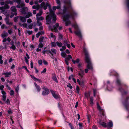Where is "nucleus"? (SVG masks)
<instances>
[{"label": "nucleus", "instance_id": "obj_43", "mask_svg": "<svg viewBox=\"0 0 129 129\" xmlns=\"http://www.w3.org/2000/svg\"><path fill=\"white\" fill-rule=\"evenodd\" d=\"M37 23L39 26H41L42 25V23L39 21H37Z\"/></svg>", "mask_w": 129, "mask_h": 129}, {"label": "nucleus", "instance_id": "obj_36", "mask_svg": "<svg viewBox=\"0 0 129 129\" xmlns=\"http://www.w3.org/2000/svg\"><path fill=\"white\" fill-rule=\"evenodd\" d=\"M93 97H91L90 98V104L91 105H92L93 104Z\"/></svg>", "mask_w": 129, "mask_h": 129}, {"label": "nucleus", "instance_id": "obj_48", "mask_svg": "<svg viewBox=\"0 0 129 129\" xmlns=\"http://www.w3.org/2000/svg\"><path fill=\"white\" fill-rule=\"evenodd\" d=\"M6 96L5 95H3V96L2 100L4 101H6Z\"/></svg>", "mask_w": 129, "mask_h": 129}, {"label": "nucleus", "instance_id": "obj_26", "mask_svg": "<svg viewBox=\"0 0 129 129\" xmlns=\"http://www.w3.org/2000/svg\"><path fill=\"white\" fill-rule=\"evenodd\" d=\"M42 11L41 10H40L39 12L36 15V17L41 16L42 14Z\"/></svg>", "mask_w": 129, "mask_h": 129}, {"label": "nucleus", "instance_id": "obj_17", "mask_svg": "<svg viewBox=\"0 0 129 129\" xmlns=\"http://www.w3.org/2000/svg\"><path fill=\"white\" fill-rule=\"evenodd\" d=\"M44 32L43 31H41L38 33L36 35V37L37 38H39V36L40 35H42L44 34Z\"/></svg>", "mask_w": 129, "mask_h": 129}, {"label": "nucleus", "instance_id": "obj_50", "mask_svg": "<svg viewBox=\"0 0 129 129\" xmlns=\"http://www.w3.org/2000/svg\"><path fill=\"white\" fill-rule=\"evenodd\" d=\"M43 46V44L42 43H40L38 45V47L40 48H42Z\"/></svg>", "mask_w": 129, "mask_h": 129}, {"label": "nucleus", "instance_id": "obj_30", "mask_svg": "<svg viewBox=\"0 0 129 129\" xmlns=\"http://www.w3.org/2000/svg\"><path fill=\"white\" fill-rule=\"evenodd\" d=\"M49 30H53V29L55 28V26H53V27H51L50 25H49Z\"/></svg>", "mask_w": 129, "mask_h": 129}, {"label": "nucleus", "instance_id": "obj_64", "mask_svg": "<svg viewBox=\"0 0 129 129\" xmlns=\"http://www.w3.org/2000/svg\"><path fill=\"white\" fill-rule=\"evenodd\" d=\"M38 63H39L40 64H42V60H39L38 61Z\"/></svg>", "mask_w": 129, "mask_h": 129}, {"label": "nucleus", "instance_id": "obj_49", "mask_svg": "<svg viewBox=\"0 0 129 129\" xmlns=\"http://www.w3.org/2000/svg\"><path fill=\"white\" fill-rule=\"evenodd\" d=\"M80 127V129L82 127V124L81 123H78Z\"/></svg>", "mask_w": 129, "mask_h": 129}, {"label": "nucleus", "instance_id": "obj_31", "mask_svg": "<svg viewBox=\"0 0 129 129\" xmlns=\"http://www.w3.org/2000/svg\"><path fill=\"white\" fill-rule=\"evenodd\" d=\"M56 2L57 4L58 5V6L60 5V6H61V2L59 0H56Z\"/></svg>", "mask_w": 129, "mask_h": 129}, {"label": "nucleus", "instance_id": "obj_13", "mask_svg": "<svg viewBox=\"0 0 129 129\" xmlns=\"http://www.w3.org/2000/svg\"><path fill=\"white\" fill-rule=\"evenodd\" d=\"M5 20L7 24L9 25H11L12 24V23L10 21L8 18H6Z\"/></svg>", "mask_w": 129, "mask_h": 129}, {"label": "nucleus", "instance_id": "obj_54", "mask_svg": "<svg viewBox=\"0 0 129 129\" xmlns=\"http://www.w3.org/2000/svg\"><path fill=\"white\" fill-rule=\"evenodd\" d=\"M32 22L31 20L30 19H28L27 21V23H31Z\"/></svg>", "mask_w": 129, "mask_h": 129}, {"label": "nucleus", "instance_id": "obj_59", "mask_svg": "<svg viewBox=\"0 0 129 129\" xmlns=\"http://www.w3.org/2000/svg\"><path fill=\"white\" fill-rule=\"evenodd\" d=\"M65 62H66V64L67 65H68V64H69V63H68V59H65Z\"/></svg>", "mask_w": 129, "mask_h": 129}, {"label": "nucleus", "instance_id": "obj_2", "mask_svg": "<svg viewBox=\"0 0 129 129\" xmlns=\"http://www.w3.org/2000/svg\"><path fill=\"white\" fill-rule=\"evenodd\" d=\"M49 10L50 12V15L47 16L46 17L47 24H49L51 23V18L50 16V15L53 18V21L54 22L56 20V16L54 14V12L52 11L50 8Z\"/></svg>", "mask_w": 129, "mask_h": 129}, {"label": "nucleus", "instance_id": "obj_18", "mask_svg": "<svg viewBox=\"0 0 129 129\" xmlns=\"http://www.w3.org/2000/svg\"><path fill=\"white\" fill-rule=\"evenodd\" d=\"M26 57H24L25 61L27 64H28V61L27 59H29V57L27 53L26 54Z\"/></svg>", "mask_w": 129, "mask_h": 129}, {"label": "nucleus", "instance_id": "obj_28", "mask_svg": "<svg viewBox=\"0 0 129 129\" xmlns=\"http://www.w3.org/2000/svg\"><path fill=\"white\" fill-rule=\"evenodd\" d=\"M52 53L53 55V54H55L56 53V50L54 49H52L51 50Z\"/></svg>", "mask_w": 129, "mask_h": 129}, {"label": "nucleus", "instance_id": "obj_51", "mask_svg": "<svg viewBox=\"0 0 129 129\" xmlns=\"http://www.w3.org/2000/svg\"><path fill=\"white\" fill-rule=\"evenodd\" d=\"M45 5V3L44 2H43L41 4V8H42Z\"/></svg>", "mask_w": 129, "mask_h": 129}, {"label": "nucleus", "instance_id": "obj_38", "mask_svg": "<svg viewBox=\"0 0 129 129\" xmlns=\"http://www.w3.org/2000/svg\"><path fill=\"white\" fill-rule=\"evenodd\" d=\"M67 86L70 89H72L73 88L72 86H71V84L70 83H69L67 85Z\"/></svg>", "mask_w": 129, "mask_h": 129}, {"label": "nucleus", "instance_id": "obj_33", "mask_svg": "<svg viewBox=\"0 0 129 129\" xmlns=\"http://www.w3.org/2000/svg\"><path fill=\"white\" fill-rule=\"evenodd\" d=\"M90 92H89L87 93H86L85 94V97L87 98H88L89 97L90 95Z\"/></svg>", "mask_w": 129, "mask_h": 129}, {"label": "nucleus", "instance_id": "obj_3", "mask_svg": "<svg viewBox=\"0 0 129 129\" xmlns=\"http://www.w3.org/2000/svg\"><path fill=\"white\" fill-rule=\"evenodd\" d=\"M25 4L24 3H20L19 5L16 6V7L19 8H21L20 10L19 11L21 13L25 14L26 13V11L28 10V8L27 7H25Z\"/></svg>", "mask_w": 129, "mask_h": 129}, {"label": "nucleus", "instance_id": "obj_14", "mask_svg": "<svg viewBox=\"0 0 129 129\" xmlns=\"http://www.w3.org/2000/svg\"><path fill=\"white\" fill-rule=\"evenodd\" d=\"M77 81L79 85L81 86L82 87H83L84 86V82L82 81H80V80L78 79H77Z\"/></svg>", "mask_w": 129, "mask_h": 129}, {"label": "nucleus", "instance_id": "obj_11", "mask_svg": "<svg viewBox=\"0 0 129 129\" xmlns=\"http://www.w3.org/2000/svg\"><path fill=\"white\" fill-rule=\"evenodd\" d=\"M30 76L35 81H38L39 82H42V81L40 79H38L34 77V76L31 75Z\"/></svg>", "mask_w": 129, "mask_h": 129}, {"label": "nucleus", "instance_id": "obj_52", "mask_svg": "<svg viewBox=\"0 0 129 129\" xmlns=\"http://www.w3.org/2000/svg\"><path fill=\"white\" fill-rule=\"evenodd\" d=\"M69 17L70 16L69 15H66L64 16V18L65 19V20H66V19L69 18Z\"/></svg>", "mask_w": 129, "mask_h": 129}, {"label": "nucleus", "instance_id": "obj_16", "mask_svg": "<svg viewBox=\"0 0 129 129\" xmlns=\"http://www.w3.org/2000/svg\"><path fill=\"white\" fill-rule=\"evenodd\" d=\"M19 18L20 21L22 22H25L26 21V19L25 17L20 16Z\"/></svg>", "mask_w": 129, "mask_h": 129}, {"label": "nucleus", "instance_id": "obj_5", "mask_svg": "<svg viewBox=\"0 0 129 129\" xmlns=\"http://www.w3.org/2000/svg\"><path fill=\"white\" fill-rule=\"evenodd\" d=\"M50 91L52 95L54 98L56 99L59 98L60 97L59 95L57 94L55 91L52 90H51Z\"/></svg>", "mask_w": 129, "mask_h": 129}, {"label": "nucleus", "instance_id": "obj_29", "mask_svg": "<svg viewBox=\"0 0 129 129\" xmlns=\"http://www.w3.org/2000/svg\"><path fill=\"white\" fill-rule=\"evenodd\" d=\"M56 44L57 46L59 47H61L62 45V44L60 42H57Z\"/></svg>", "mask_w": 129, "mask_h": 129}, {"label": "nucleus", "instance_id": "obj_7", "mask_svg": "<svg viewBox=\"0 0 129 129\" xmlns=\"http://www.w3.org/2000/svg\"><path fill=\"white\" fill-rule=\"evenodd\" d=\"M78 74L81 78H82L84 75V71L83 70L81 69L78 72Z\"/></svg>", "mask_w": 129, "mask_h": 129}, {"label": "nucleus", "instance_id": "obj_57", "mask_svg": "<svg viewBox=\"0 0 129 129\" xmlns=\"http://www.w3.org/2000/svg\"><path fill=\"white\" fill-rule=\"evenodd\" d=\"M46 68H45L44 69L43 71L41 72V73H45L46 72Z\"/></svg>", "mask_w": 129, "mask_h": 129}, {"label": "nucleus", "instance_id": "obj_37", "mask_svg": "<svg viewBox=\"0 0 129 129\" xmlns=\"http://www.w3.org/2000/svg\"><path fill=\"white\" fill-rule=\"evenodd\" d=\"M66 48V47L65 46H63L62 47V48L60 49V50L61 51H62L63 50H65Z\"/></svg>", "mask_w": 129, "mask_h": 129}, {"label": "nucleus", "instance_id": "obj_9", "mask_svg": "<svg viewBox=\"0 0 129 129\" xmlns=\"http://www.w3.org/2000/svg\"><path fill=\"white\" fill-rule=\"evenodd\" d=\"M52 78L53 80L54 81H55L57 83H58V82L55 73H52Z\"/></svg>", "mask_w": 129, "mask_h": 129}, {"label": "nucleus", "instance_id": "obj_44", "mask_svg": "<svg viewBox=\"0 0 129 129\" xmlns=\"http://www.w3.org/2000/svg\"><path fill=\"white\" fill-rule=\"evenodd\" d=\"M67 9V8H66L65 6H64V9L63 10V13H65Z\"/></svg>", "mask_w": 129, "mask_h": 129}, {"label": "nucleus", "instance_id": "obj_34", "mask_svg": "<svg viewBox=\"0 0 129 129\" xmlns=\"http://www.w3.org/2000/svg\"><path fill=\"white\" fill-rule=\"evenodd\" d=\"M1 28L2 29H3L4 28H5L6 29H7V27L6 26V25L5 24H2L1 26Z\"/></svg>", "mask_w": 129, "mask_h": 129}, {"label": "nucleus", "instance_id": "obj_47", "mask_svg": "<svg viewBox=\"0 0 129 129\" xmlns=\"http://www.w3.org/2000/svg\"><path fill=\"white\" fill-rule=\"evenodd\" d=\"M52 46L53 47H55L56 46V44L55 42H53L52 43Z\"/></svg>", "mask_w": 129, "mask_h": 129}, {"label": "nucleus", "instance_id": "obj_23", "mask_svg": "<svg viewBox=\"0 0 129 129\" xmlns=\"http://www.w3.org/2000/svg\"><path fill=\"white\" fill-rule=\"evenodd\" d=\"M34 84L36 87V88L38 92H39L41 89L40 87L38 86L36 83H34Z\"/></svg>", "mask_w": 129, "mask_h": 129}, {"label": "nucleus", "instance_id": "obj_58", "mask_svg": "<svg viewBox=\"0 0 129 129\" xmlns=\"http://www.w3.org/2000/svg\"><path fill=\"white\" fill-rule=\"evenodd\" d=\"M8 32L9 34H11L12 33V29H11L8 30Z\"/></svg>", "mask_w": 129, "mask_h": 129}, {"label": "nucleus", "instance_id": "obj_22", "mask_svg": "<svg viewBox=\"0 0 129 129\" xmlns=\"http://www.w3.org/2000/svg\"><path fill=\"white\" fill-rule=\"evenodd\" d=\"M40 5H34L32 7V8L33 9H36L37 10H38L40 8Z\"/></svg>", "mask_w": 129, "mask_h": 129}, {"label": "nucleus", "instance_id": "obj_21", "mask_svg": "<svg viewBox=\"0 0 129 129\" xmlns=\"http://www.w3.org/2000/svg\"><path fill=\"white\" fill-rule=\"evenodd\" d=\"M49 93V90H45L43 91L42 94L43 95H46L48 94Z\"/></svg>", "mask_w": 129, "mask_h": 129}, {"label": "nucleus", "instance_id": "obj_4", "mask_svg": "<svg viewBox=\"0 0 129 129\" xmlns=\"http://www.w3.org/2000/svg\"><path fill=\"white\" fill-rule=\"evenodd\" d=\"M97 109L99 111L101 114H102L103 116H104V110L101 107L98 103H97Z\"/></svg>", "mask_w": 129, "mask_h": 129}, {"label": "nucleus", "instance_id": "obj_45", "mask_svg": "<svg viewBox=\"0 0 129 129\" xmlns=\"http://www.w3.org/2000/svg\"><path fill=\"white\" fill-rule=\"evenodd\" d=\"M69 43V41L67 40L64 41V45H66L67 44H68Z\"/></svg>", "mask_w": 129, "mask_h": 129}, {"label": "nucleus", "instance_id": "obj_35", "mask_svg": "<svg viewBox=\"0 0 129 129\" xmlns=\"http://www.w3.org/2000/svg\"><path fill=\"white\" fill-rule=\"evenodd\" d=\"M10 48H11L13 50H15L16 49V47L14 45L12 44V46L11 47H10Z\"/></svg>", "mask_w": 129, "mask_h": 129}, {"label": "nucleus", "instance_id": "obj_6", "mask_svg": "<svg viewBox=\"0 0 129 129\" xmlns=\"http://www.w3.org/2000/svg\"><path fill=\"white\" fill-rule=\"evenodd\" d=\"M9 7L8 5L5 4L4 7H0V10H1L2 12H3L4 11V9H9Z\"/></svg>", "mask_w": 129, "mask_h": 129}, {"label": "nucleus", "instance_id": "obj_56", "mask_svg": "<svg viewBox=\"0 0 129 129\" xmlns=\"http://www.w3.org/2000/svg\"><path fill=\"white\" fill-rule=\"evenodd\" d=\"M12 39L13 40H15L16 41V36H13L12 37Z\"/></svg>", "mask_w": 129, "mask_h": 129}, {"label": "nucleus", "instance_id": "obj_62", "mask_svg": "<svg viewBox=\"0 0 129 129\" xmlns=\"http://www.w3.org/2000/svg\"><path fill=\"white\" fill-rule=\"evenodd\" d=\"M43 89L45 90H48V89L47 88V87L45 86H44L43 88Z\"/></svg>", "mask_w": 129, "mask_h": 129}, {"label": "nucleus", "instance_id": "obj_32", "mask_svg": "<svg viewBox=\"0 0 129 129\" xmlns=\"http://www.w3.org/2000/svg\"><path fill=\"white\" fill-rule=\"evenodd\" d=\"M108 126L110 127H112L113 126V123L111 121H110L108 124Z\"/></svg>", "mask_w": 129, "mask_h": 129}, {"label": "nucleus", "instance_id": "obj_27", "mask_svg": "<svg viewBox=\"0 0 129 129\" xmlns=\"http://www.w3.org/2000/svg\"><path fill=\"white\" fill-rule=\"evenodd\" d=\"M100 125L104 127H106L107 126L106 123L104 122H100Z\"/></svg>", "mask_w": 129, "mask_h": 129}, {"label": "nucleus", "instance_id": "obj_63", "mask_svg": "<svg viewBox=\"0 0 129 129\" xmlns=\"http://www.w3.org/2000/svg\"><path fill=\"white\" fill-rule=\"evenodd\" d=\"M18 17H15L14 18V21L15 22H16L17 21V19L18 18Z\"/></svg>", "mask_w": 129, "mask_h": 129}, {"label": "nucleus", "instance_id": "obj_24", "mask_svg": "<svg viewBox=\"0 0 129 129\" xmlns=\"http://www.w3.org/2000/svg\"><path fill=\"white\" fill-rule=\"evenodd\" d=\"M72 60L74 64H75L76 63H79L80 61V59L79 58H77L76 60H74L72 59Z\"/></svg>", "mask_w": 129, "mask_h": 129}, {"label": "nucleus", "instance_id": "obj_61", "mask_svg": "<svg viewBox=\"0 0 129 129\" xmlns=\"http://www.w3.org/2000/svg\"><path fill=\"white\" fill-rule=\"evenodd\" d=\"M88 69H89L87 67V68L85 69L84 71L86 73H87L88 71Z\"/></svg>", "mask_w": 129, "mask_h": 129}, {"label": "nucleus", "instance_id": "obj_8", "mask_svg": "<svg viewBox=\"0 0 129 129\" xmlns=\"http://www.w3.org/2000/svg\"><path fill=\"white\" fill-rule=\"evenodd\" d=\"M65 4H68V8H70L71 9H72V7L71 5V3L70 1V0H68L67 1L64 2Z\"/></svg>", "mask_w": 129, "mask_h": 129}, {"label": "nucleus", "instance_id": "obj_1", "mask_svg": "<svg viewBox=\"0 0 129 129\" xmlns=\"http://www.w3.org/2000/svg\"><path fill=\"white\" fill-rule=\"evenodd\" d=\"M83 50L85 53V60L87 63L86 67L87 68L89 69V70L92 71L93 70V67L88 51L85 48H83Z\"/></svg>", "mask_w": 129, "mask_h": 129}, {"label": "nucleus", "instance_id": "obj_53", "mask_svg": "<svg viewBox=\"0 0 129 129\" xmlns=\"http://www.w3.org/2000/svg\"><path fill=\"white\" fill-rule=\"evenodd\" d=\"M21 1V0H15V1L17 4H20Z\"/></svg>", "mask_w": 129, "mask_h": 129}, {"label": "nucleus", "instance_id": "obj_40", "mask_svg": "<svg viewBox=\"0 0 129 129\" xmlns=\"http://www.w3.org/2000/svg\"><path fill=\"white\" fill-rule=\"evenodd\" d=\"M44 39V38L43 37H40L39 39V41L41 43L42 42Z\"/></svg>", "mask_w": 129, "mask_h": 129}, {"label": "nucleus", "instance_id": "obj_46", "mask_svg": "<svg viewBox=\"0 0 129 129\" xmlns=\"http://www.w3.org/2000/svg\"><path fill=\"white\" fill-rule=\"evenodd\" d=\"M76 90L77 91V92L78 93H79V87L78 86H76Z\"/></svg>", "mask_w": 129, "mask_h": 129}, {"label": "nucleus", "instance_id": "obj_41", "mask_svg": "<svg viewBox=\"0 0 129 129\" xmlns=\"http://www.w3.org/2000/svg\"><path fill=\"white\" fill-rule=\"evenodd\" d=\"M26 33L28 34L29 35L31 34L32 33V31L29 30H27L26 31Z\"/></svg>", "mask_w": 129, "mask_h": 129}, {"label": "nucleus", "instance_id": "obj_42", "mask_svg": "<svg viewBox=\"0 0 129 129\" xmlns=\"http://www.w3.org/2000/svg\"><path fill=\"white\" fill-rule=\"evenodd\" d=\"M10 94L11 95H13L14 94V91L13 90H10Z\"/></svg>", "mask_w": 129, "mask_h": 129}, {"label": "nucleus", "instance_id": "obj_60", "mask_svg": "<svg viewBox=\"0 0 129 129\" xmlns=\"http://www.w3.org/2000/svg\"><path fill=\"white\" fill-rule=\"evenodd\" d=\"M93 95L94 96H95L96 94V90L95 89H94L93 90Z\"/></svg>", "mask_w": 129, "mask_h": 129}, {"label": "nucleus", "instance_id": "obj_55", "mask_svg": "<svg viewBox=\"0 0 129 129\" xmlns=\"http://www.w3.org/2000/svg\"><path fill=\"white\" fill-rule=\"evenodd\" d=\"M66 53L64 52H62L61 53V55L63 57H65L66 55Z\"/></svg>", "mask_w": 129, "mask_h": 129}, {"label": "nucleus", "instance_id": "obj_39", "mask_svg": "<svg viewBox=\"0 0 129 129\" xmlns=\"http://www.w3.org/2000/svg\"><path fill=\"white\" fill-rule=\"evenodd\" d=\"M19 89V86H18L17 87H16L15 89V91L16 92V93H18Z\"/></svg>", "mask_w": 129, "mask_h": 129}, {"label": "nucleus", "instance_id": "obj_25", "mask_svg": "<svg viewBox=\"0 0 129 129\" xmlns=\"http://www.w3.org/2000/svg\"><path fill=\"white\" fill-rule=\"evenodd\" d=\"M11 10L12 12H16V8L15 7V6H13L11 8Z\"/></svg>", "mask_w": 129, "mask_h": 129}, {"label": "nucleus", "instance_id": "obj_15", "mask_svg": "<svg viewBox=\"0 0 129 129\" xmlns=\"http://www.w3.org/2000/svg\"><path fill=\"white\" fill-rule=\"evenodd\" d=\"M76 35L78 36L80 38H81L82 36L81 32L80 31H78L74 32Z\"/></svg>", "mask_w": 129, "mask_h": 129}, {"label": "nucleus", "instance_id": "obj_20", "mask_svg": "<svg viewBox=\"0 0 129 129\" xmlns=\"http://www.w3.org/2000/svg\"><path fill=\"white\" fill-rule=\"evenodd\" d=\"M44 19V18L42 16L40 17H36V20L37 21H40Z\"/></svg>", "mask_w": 129, "mask_h": 129}, {"label": "nucleus", "instance_id": "obj_19", "mask_svg": "<svg viewBox=\"0 0 129 129\" xmlns=\"http://www.w3.org/2000/svg\"><path fill=\"white\" fill-rule=\"evenodd\" d=\"M61 6H54L53 7V9L54 11H55L56 9H60Z\"/></svg>", "mask_w": 129, "mask_h": 129}, {"label": "nucleus", "instance_id": "obj_10", "mask_svg": "<svg viewBox=\"0 0 129 129\" xmlns=\"http://www.w3.org/2000/svg\"><path fill=\"white\" fill-rule=\"evenodd\" d=\"M8 36V33L6 32L5 31H4L3 33L1 34V37L3 38H6Z\"/></svg>", "mask_w": 129, "mask_h": 129}, {"label": "nucleus", "instance_id": "obj_12", "mask_svg": "<svg viewBox=\"0 0 129 129\" xmlns=\"http://www.w3.org/2000/svg\"><path fill=\"white\" fill-rule=\"evenodd\" d=\"M11 74V73L10 72H4L2 74V75H5V77H9Z\"/></svg>", "mask_w": 129, "mask_h": 129}]
</instances>
